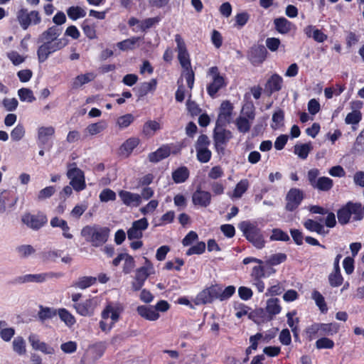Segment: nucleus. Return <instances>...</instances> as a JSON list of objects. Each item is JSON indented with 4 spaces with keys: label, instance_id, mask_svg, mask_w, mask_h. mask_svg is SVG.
<instances>
[{
    "label": "nucleus",
    "instance_id": "obj_1",
    "mask_svg": "<svg viewBox=\"0 0 364 364\" xmlns=\"http://www.w3.org/2000/svg\"><path fill=\"white\" fill-rule=\"evenodd\" d=\"M110 230L107 227H102L94 224L86 225L81 230V235L91 244L92 247H99L107 242Z\"/></svg>",
    "mask_w": 364,
    "mask_h": 364
},
{
    "label": "nucleus",
    "instance_id": "obj_2",
    "mask_svg": "<svg viewBox=\"0 0 364 364\" xmlns=\"http://www.w3.org/2000/svg\"><path fill=\"white\" fill-rule=\"evenodd\" d=\"M238 227L247 240L256 248L262 249L264 247L265 241L262 231L255 224L249 221H242Z\"/></svg>",
    "mask_w": 364,
    "mask_h": 364
},
{
    "label": "nucleus",
    "instance_id": "obj_3",
    "mask_svg": "<svg viewBox=\"0 0 364 364\" xmlns=\"http://www.w3.org/2000/svg\"><path fill=\"white\" fill-rule=\"evenodd\" d=\"M38 43H41L37 49L38 60L39 63H42L46 61L51 54L65 47L68 41L65 38H61L57 42L38 41Z\"/></svg>",
    "mask_w": 364,
    "mask_h": 364
},
{
    "label": "nucleus",
    "instance_id": "obj_4",
    "mask_svg": "<svg viewBox=\"0 0 364 364\" xmlns=\"http://www.w3.org/2000/svg\"><path fill=\"white\" fill-rule=\"evenodd\" d=\"M62 272H47L38 274H27L21 276L16 277L14 281V284H22L26 283H36L41 284L52 279H58L63 277Z\"/></svg>",
    "mask_w": 364,
    "mask_h": 364
},
{
    "label": "nucleus",
    "instance_id": "obj_5",
    "mask_svg": "<svg viewBox=\"0 0 364 364\" xmlns=\"http://www.w3.org/2000/svg\"><path fill=\"white\" fill-rule=\"evenodd\" d=\"M319 174L320 171L318 168H311L308 171L307 178L310 185L314 189L320 191L327 192L330 191L333 186V180L326 176L318 178Z\"/></svg>",
    "mask_w": 364,
    "mask_h": 364
},
{
    "label": "nucleus",
    "instance_id": "obj_6",
    "mask_svg": "<svg viewBox=\"0 0 364 364\" xmlns=\"http://www.w3.org/2000/svg\"><path fill=\"white\" fill-rule=\"evenodd\" d=\"M225 124L216 122L213 130L214 145L218 152H223L227 144L232 138V133L224 128Z\"/></svg>",
    "mask_w": 364,
    "mask_h": 364
},
{
    "label": "nucleus",
    "instance_id": "obj_7",
    "mask_svg": "<svg viewBox=\"0 0 364 364\" xmlns=\"http://www.w3.org/2000/svg\"><path fill=\"white\" fill-rule=\"evenodd\" d=\"M17 19L23 30H26L31 24L37 25L41 23V17L37 11H28L22 8L17 13Z\"/></svg>",
    "mask_w": 364,
    "mask_h": 364
},
{
    "label": "nucleus",
    "instance_id": "obj_8",
    "mask_svg": "<svg viewBox=\"0 0 364 364\" xmlns=\"http://www.w3.org/2000/svg\"><path fill=\"white\" fill-rule=\"evenodd\" d=\"M22 223L33 230H38L48 222L47 216L42 212L36 214L25 213L21 218Z\"/></svg>",
    "mask_w": 364,
    "mask_h": 364
},
{
    "label": "nucleus",
    "instance_id": "obj_9",
    "mask_svg": "<svg viewBox=\"0 0 364 364\" xmlns=\"http://www.w3.org/2000/svg\"><path fill=\"white\" fill-rule=\"evenodd\" d=\"M175 41L177 45L178 59L181 67L184 70L192 69L189 53L183 39L179 34H176L175 35Z\"/></svg>",
    "mask_w": 364,
    "mask_h": 364
},
{
    "label": "nucleus",
    "instance_id": "obj_10",
    "mask_svg": "<svg viewBox=\"0 0 364 364\" xmlns=\"http://www.w3.org/2000/svg\"><path fill=\"white\" fill-rule=\"evenodd\" d=\"M149 226L146 218H142L132 223V227L127 230V237L129 240H139L143 236V231Z\"/></svg>",
    "mask_w": 364,
    "mask_h": 364
},
{
    "label": "nucleus",
    "instance_id": "obj_11",
    "mask_svg": "<svg viewBox=\"0 0 364 364\" xmlns=\"http://www.w3.org/2000/svg\"><path fill=\"white\" fill-rule=\"evenodd\" d=\"M304 198L303 191L299 188H291L287 194L286 209L288 211H294L301 204Z\"/></svg>",
    "mask_w": 364,
    "mask_h": 364
},
{
    "label": "nucleus",
    "instance_id": "obj_12",
    "mask_svg": "<svg viewBox=\"0 0 364 364\" xmlns=\"http://www.w3.org/2000/svg\"><path fill=\"white\" fill-rule=\"evenodd\" d=\"M28 340L33 350L40 351L46 355H53L55 353L54 348L46 342L41 341L38 335L31 333Z\"/></svg>",
    "mask_w": 364,
    "mask_h": 364
},
{
    "label": "nucleus",
    "instance_id": "obj_13",
    "mask_svg": "<svg viewBox=\"0 0 364 364\" xmlns=\"http://www.w3.org/2000/svg\"><path fill=\"white\" fill-rule=\"evenodd\" d=\"M212 195L209 191L198 188L192 195V201L195 205L206 208L211 203Z\"/></svg>",
    "mask_w": 364,
    "mask_h": 364
},
{
    "label": "nucleus",
    "instance_id": "obj_14",
    "mask_svg": "<svg viewBox=\"0 0 364 364\" xmlns=\"http://www.w3.org/2000/svg\"><path fill=\"white\" fill-rule=\"evenodd\" d=\"M18 198L14 196V192L9 190L0 191V213H4L6 208H12L17 203Z\"/></svg>",
    "mask_w": 364,
    "mask_h": 364
},
{
    "label": "nucleus",
    "instance_id": "obj_15",
    "mask_svg": "<svg viewBox=\"0 0 364 364\" xmlns=\"http://www.w3.org/2000/svg\"><path fill=\"white\" fill-rule=\"evenodd\" d=\"M144 266L136 269L135 272L134 279L145 282L146 279L155 273L154 267L151 262L146 257H144Z\"/></svg>",
    "mask_w": 364,
    "mask_h": 364
},
{
    "label": "nucleus",
    "instance_id": "obj_16",
    "mask_svg": "<svg viewBox=\"0 0 364 364\" xmlns=\"http://www.w3.org/2000/svg\"><path fill=\"white\" fill-rule=\"evenodd\" d=\"M119 196L127 206L137 207L141 204V196L138 193L122 190L119 192Z\"/></svg>",
    "mask_w": 364,
    "mask_h": 364
},
{
    "label": "nucleus",
    "instance_id": "obj_17",
    "mask_svg": "<svg viewBox=\"0 0 364 364\" xmlns=\"http://www.w3.org/2000/svg\"><path fill=\"white\" fill-rule=\"evenodd\" d=\"M63 29L57 26L49 27L43 31L38 38V41L57 42Z\"/></svg>",
    "mask_w": 364,
    "mask_h": 364
},
{
    "label": "nucleus",
    "instance_id": "obj_18",
    "mask_svg": "<svg viewBox=\"0 0 364 364\" xmlns=\"http://www.w3.org/2000/svg\"><path fill=\"white\" fill-rule=\"evenodd\" d=\"M77 314L82 316H91L94 314L95 306L92 299H87L82 302L73 305Z\"/></svg>",
    "mask_w": 364,
    "mask_h": 364
},
{
    "label": "nucleus",
    "instance_id": "obj_19",
    "mask_svg": "<svg viewBox=\"0 0 364 364\" xmlns=\"http://www.w3.org/2000/svg\"><path fill=\"white\" fill-rule=\"evenodd\" d=\"M55 134V129L52 126L40 127L38 129V144L39 147L46 146L50 138Z\"/></svg>",
    "mask_w": 364,
    "mask_h": 364
},
{
    "label": "nucleus",
    "instance_id": "obj_20",
    "mask_svg": "<svg viewBox=\"0 0 364 364\" xmlns=\"http://www.w3.org/2000/svg\"><path fill=\"white\" fill-rule=\"evenodd\" d=\"M171 154V147L168 145H164L156 151L149 154L148 159L150 162L158 163L160 161L168 157Z\"/></svg>",
    "mask_w": 364,
    "mask_h": 364
},
{
    "label": "nucleus",
    "instance_id": "obj_21",
    "mask_svg": "<svg viewBox=\"0 0 364 364\" xmlns=\"http://www.w3.org/2000/svg\"><path fill=\"white\" fill-rule=\"evenodd\" d=\"M136 311L140 316L149 321H156L159 318V314L156 311L154 306H139Z\"/></svg>",
    "mask_w": 364,
    "mask_h": 364
},
{
    "label": "nucleus",
    "instance_id": "obj_22",
    "mask_svg": "<svg viewBox=\"0 0 364 364\" xmlns=\"http://www.w3.org/2000/svg\"><path fill=\"white\" fill-rule=\"evenodd\" d=\"M232 109L233 107L230 102L225 101L222 102L220 108V113L216 122H218V124L228 123L231 117Z\"/></svg>",
    "mask_w": 364,
    "mask_h": 364
},
{
    "label": "nucleus",
    "instance_id": "obj_23",
    "mask_svg": "<svg viewBox=\"0 0 364 364\" xmlns=\"http://www.w3.org/2000/svg\"><path fill=\"white\" fill-rule=\"evenodd\" d=\"M304 228L310 232H316L318 235L325 236L328 232V230H326L324 225L319 223L318 220L307 219L303 223Z\"/></svg>",
    "mask_w": 364,
    "mask_h": 364
},
{
    "label": "nucleus",
    "instance_id": "obj_24",
    "mask_svg": "<svg viewBox=\"0 0 364 364\" xmlns=\"http://www.w3.org/2000/svg\"><path fill=\"white\" fill-rule=\"evenodd\" d=\"M120 314V308L117 305L109 304L106 306L102 312V318L106 320L109 318L112 319V324H114L119 319Z\"/></svg>",
    "mask_w": 364,
    "mask_h": 364
},
{
    "label": "nucleus",
    "instance_id": "obj_25",
    "mask_svg": "<svg viewBox=\"0 0 364 364\" xmlns=\"http://www.w3.org/2000/svg\"><path fill=\"white\" fill-rule=\"evenodd\" d=\"M282 82L283 80L281 76L277 74L272 75L265 85V89L269 92V95L279 91L282 88Z\"/></svg>",
    "mask_w": 364,
    "mask_h": 364
},
{
    "label": "nucleus",
    "instance_id": "obj_26",
    "mask_svg": "<svg viewBox=\"0 0 364 364\" xmlns=\"http://www.w3.org/2000/svg\"><path fill=\"white\" fill-rule=\"evenodd\" d=\"M275 30L280 34H287L291 30L293 24L284 17H279L274 19Z\"/></svg>",
    "mask_w": 364,
    "mask_h": 364
},
{
    "label": "nucleus",
    "instance_id": "obj_27",
    "mask_svg": "<svg viewBox=\"0 0 364 364\" xmlns=\"http://www.w3.org/2000/svg\"><path fill=\"white\" fill-rule=\"evenodd\" d=\"M96 75L93 73H87L85 74L79 75L73 79L72 87L77 89L82 85L93 81Z\"/></svg>",
    "mask_w": 364,
    "mask_h": 364
},
{
    "label": "nucleus",
    "instance_id": "obj_28",
    "mask_svg": "<svg viewBox=\"0 0 364 364\" xmlns=\"http://www.w3.org/2000/svg\"><path fill=\"white\" fill-rule=\"evenodd\" d=\"M225 86L224 77L212 79L210 84L207 85L208 94L211 97H215L216 93L223 87Z\"/></svg>",
    "mask_w": 364,
    "mask_h": 364
},
{
    "label": "nucleus",
    "instance_id": "obj_29",
    "mask_svg": "<svg viewBox=\"0 0 364 364\" xmlns=\"http://www.w3.org/2000/svg\"><path fill=\"white\" fill-rule=\"evenodd\" d=\"M160 21L161 18L159 16L146 18L143 21H141L139 26H137L136 28H134L133 31L134 32H145L147 29H149L154 26L156 24L159 23Z\"/></svg>",
    "mask_w": 364,
    "mask_h": 364
},
{
    "label": "nucleus",
    "instance_id": "obj_30",
    "mask_svg": "<svg viewBox=\"0 0 364 364\" xmlns=\"http://www.w3.org/2000/svg\"><path fill=\"white\" fill-rule=\"evenodd\" d=\"M282 307L279 304V300L277 298H272L267 301L266 311L270 316V318L281 312Z\"/></svg>",
    "mask_w": 364,
    "mask_h": 364
},
{
    "label": "nucleus",
    "instance_id": "obj_31",
    "mask_svg": "<svg viewBox=\"0 0 364 364\" xmlns=\"http://www.w3.org/2000/svg\"><path fill=\"white\" fill-rule=\"evenodd\" d=\"M189 176V171L186 166H181L172 172V178L176 183L185 182Z\"/></svg>",
    "mask_w": 364,
    "mask_h": 364
},
{
    "label": "nucleus",
    "instance_id": "obj_32",
    "mask_svg": "<svg viewBox=\"0 0 364 364\" xmlns=\"http://www.w3.org/2000/svg\"><path fill=\"white\" fill-rule=\"evenodd\" d=\"M348 205H349L351 215H353L355 220H360L364 218V205L363 206L361 203H353L350 201L348 202Z\"/></svg>",
    "mask_w": 364,
    "mask_h": 364
},
{
    "label": "nucleus",
    "instance_id": "obj_33",
    "mask_svg": "<svg viewBox=\"0 0 364 364\" xmlns=\"http://www.w3.org/2000/svg\"><path fill=\"white\" fill-rule=\"evenodd\" d=\"M97 281L95 277H82L73 284V287L80 289H87L93 285Z\"/></svg>",
    "mask_w": 364,
    "mask_h": 364
},
{
    "label": "nucleus",
    "instance_id": "obj_34",
    "mask_svg": "<svg viewBox=\"0 0 364 364\" xmlns=\"http://www.w3.org/2000/svg\"><path fill=\"white\" fill-rule=\"evenodd\" d=\"M160 129L161 125L158 122L155 120H149L144 123L142 132L146 136H151Z\"/></svg>",
    "mask_w": 364,
    "mask_h": 364
},
{
    "label": "nucleus",
    "instance_id": "obj_35",
    "mask_svg": "<svg viewBox=\"0 0 364 364\" xmlns=\"http://www.w3.org/2000/svg\"><path fill=\"white\" fill-rule=\"evenodd\" d=\"M337 217L338 223L341 225H346L349 223L351 217V212L348 203L338 210Z\"/></svg>",
    "mask_w": 364,
    "mask_h": 364
},
{
    "label": "nucleus",
    "instance_id": "obj_36",
    "mask_svg": "<svg viewBox=\"0 0 364 364\" xmlns=\"http://www.w3.org/2000/svg\"><path fill=\"white\" fill-rule=\"evenodd\" d=\"M66 11L68 17L73 21H76L78 18H83L86 16V11L78 6H70Z\"/></svg>",
    "mask_w": 364,
    "mask_h": 364
},
{
    "label": "nucleus",
    "instance_id": "obj_37",
    "mask_svg": "<svg viewBox=\"0 0 364 364\" xmlns=\"http://www.w3.org/2000/svg\"><path fill=\"white\" fill-rule=\"evenodd\" d=\"M312 149V146L310 143L296 144L294 146V154H296L300 159H306L309 152Z\"/></svg>",
    "mask_w": 364,
    "mask_h": 364
},
{
    "label": "nucleus",
    "instance_id": "obj_38",
    "mask_svg": "<svg viewBox=\"0 0 364 364\" xmlns=\"http://www.w3.org/2000/svg\"><path fill=\"white\" fill-rule=\"evenodd\" d=\"M156 87V80L152 79L149 82H144L137 87L138 93L140 96L146 95L149 92L154 90Z\"/></svg>",
    "mask_w": 364,
    "mask_h": 364
},
{
    "label": "nucleus",
    "instance_id": "obj_39",
    "mask_svg": "<svg viewBox=\"0 0 364 364\" xmlns=\"http://www.w3.org/2000/svg\"><path fill=\"white\" fill-rule=\"evenodd\" d=\"M249 187V181L247 179H242L240 181L233 191L232 198H240L242 195L247 191Z\"/></svg>",
    "mask_w": 364,
    "mask_h": 364
},
{
    "label": "nucleus",
    "instance_id": "obj_40",
    "mask_svg": "<svg viewBox=\"0 0 364 364\" xmlns=\"http://www.w3.org/2000/svg\"><path fill=\"white\" fill-rule=\"evenodd\" d=\"M312 299L314 300L316 306L318 307L321 313H326L328 311L327 305L325 302L324 297L318 291L315 290L312 292Z\"/></svg>",
    "mask_w": 364,
    "mask_h": 364
},
{
    "label": "nucleus",
    "instance_id": "obj_41",
    "mask_svg": "<svg viewBox=\"0 0 364 364\" xmlns=\"http://www.w3.org/2000/svg\"><path fill=\"white\" fill-rule=\"evenodd\" d=\"M213 301V300L211 298L210 293L208 292L206 288L204 289L200 292H199L194 300V303L196 305L210 304L212 303Z\"/></svg>",
    "mask_w": 364,
    "mask_h": 364
},
{
    "label": "nucleus",
    "instance_id": "obj_42",
    "mask_svg": "<svg viewBox=\"0 0 364 364\" xmlns=\"http://www.w3.org/2000/svg\"><path fill=\"white\" fill-rule=\"evenodd\" d=\"M58 316L60 320L69 327L73 326L76 322L75 317L65 309H60Z\"/></svg>",
    "mask_w": 364,
    "mask_h": 364
},
{
    "label": "nucleus",
    "instance_id": "obj_43",
    "mask_svg": "<svg viewBox=\"0 0 364 364\" xmlns=\"http://www.w3.org/2000/svg\"><path fill=\"white\" fill-rule=\"evenodd\" d=\"M284 119V112L283 110L279 109L272 114V124L271 127L276 130L283 125Z\"/></svg>",
    "mask_w": 364,
    "mask_h": 364
},
{
    "label": "nucleus",
    "instance_id": "obj_44",
    "mask_svg": "<svg viewBox=\"0 0 364 364\" xmlns=\"http://www.w3.org/2000/svg\"><path fill=\"white\" fill-rule=\"evenodd\" d=\"M271 241L288 242L290 240L289 235L279 228H274L269 237Z\"/></svg>",
    "mask_w": 364,
    "mask_h": 364
},
{
    "label": "nucleus",
    "instance_id": "obj_45",
    "mask_svg": "<svg viewBox=\"0 0 364 364\" xmlns=\"http://www.w3.org/2000/svg\"><path fill=\"white\" fill-rule=\"evenodd\" d=\"M296 314L295 311H289L287 314V323L291 328L294 336L298 337V327L297 324L299 321L298 318H294V316Z\"/></svg>",
    "mask_w": 364,
    "mask_h": 364
},
{
    "label": "nucleus",
    "instance_id": "obj_46",
    "mask_svg": "<svg viewBox=\"0 0 364 364\" xmlns=\"http://www.w3.org/2000/svg\"><path fill=\"white\" fill-rule=\"evenodd\" d=\"M139 40V37H132L117 43V46L121 50H132Z\"/></svg>",
    "mask_w": 364,
    "mask_h": 364
},
{
    "label": "nucleus",
    "instance_id": "obj_47",
    "mask_svg": "<svg viewBox=\"0 0 364 364\" xmlns=\"http://www.w3.org/2000/svg\"><path fill=\"white\" fill-rule=\"evenodd\" d=\"M235 124L238 131L241 133L245 134L250 130L251 124L248 119L245 117H239L237 118Z\"/></svg>",
    "mask_w": 364,
    "mask_h": 364
},
{
    "label": "nucleus",
    "instance_id": "obj_48",
    "mask_svg": "<svg viewBox=\"0 0 364 364\" xmlns=\"http://www.w3.org/2000/svg\"><path fill=\"white\" fill-rule=\"evenodd\" d=\"M329 284L332 287H340L343 282V277L341 272L333 271L328 277Z\"/></svg>",
    "mask_w": 364,
    "mask_h": 364
},
{
    "label": "nucleus",
    "instance_id": "obj_49",
    "mask_svg": "<svg viewBox=\"0 0 364 364\" xmlns=\"http://www.w3.org/2000/svg\"><path fill=\"white\" fill-rule=\"evenodd\" d=\"M82 28L85 35L90 39H95L96 36V31L95 26L93 24L90 23L89 19H85L82 24Z\"/></svg>",
    "mask_w": 364,
    "mask_h": 364
},
{
    "label": "nucleus",
    "instance_id": "obj_50",
    "mask_svg": "<svg viewBox=\"0 0 364 364\" xmlns=\"http://www.w3.org/2000/svg\"><path fill=\"white\" fill-rule=\"evenodd\" d=\"M12 344L14 350L18 355H23L26 353V342L22 337L15 338Z\"/></svg>",
    "mask_w": 364,
    "mask_h": 364
},
{
    "label": "nucleus",
    "instance_id": "obj_51",
    "mask_svg": "<svg viewBox=\"0 0 364 364\" xmlns=\"http://www.w3.org/2000/svg\"><path fill=\"white\" fill-rule=\"evenodd\" d=\"M353 152L354 154H362L364 152V129L360 132L355 139Z\"/></svg>",
    "mask_w": 364,
    "mask_h": 364
},
{
    "label": "nucleus",
    "instance_id": "obj_52",
    "mask_svg": "<svg viewBox=\"0 0 364 364\" xmlns=\"http://www.w3.org/2000/svg\"><path fill=\"white\" fill-rule=\"evenodd\" d=\"M18 95L23 102H32L36 100V97L31 90L28 88H21L18 90Z\"/></svg>",
    "mask_w": 364,
    "mask_h": 364
},
{
    "label": "nucleus",
    "instance_id": "obj_53",
    "mask_svg": "<svg viewBox=\"0 0 364 364\" xmlns=\"http://www.w3.org/2000/svg\"><path fill=\"white\" fill-rule=\"evenodd\" d=\"M26 131L23 124H18L11 131V137L14 141H18L22 139L25 135Z\"/></svg>",
    "mask_w": 364,
    "mask_h": 364
},
{
    "label": "nucleus",
    "instance_id": "obj_54",
    "mask_svg": "<svg viewBox=\"0 0 364 364\" xmlns=\"http://www.w3.org/2000/svg\"><path fill=\"white\" fill-rule=\"evenodd\" d=\"M266 57V50L264 47L259 46L252 50L251 58L255 62H262Z\"/></svg>",
    "mask_w": 364,
    "mask_h": 364
},
{
    "label": "nucleus",
    "instance_id": "obj_55",
    "mask_svg": "<svg viewBox=\"0 0 364 364\" xmlns=\"http://www.w3.org/2000/svg\"><path fill=\"white\" fill-rule=\"evenodd\" d=\"M16 250L19 256L23 258L29 257L36 252L35 249L30 245H20L16 247Z\"/></svg>",
    "mask_w": 364,
    "mask_h": 364
},
{
    "label": "nucleus",
    "instance_id": "obj_56",
    "mask_svg": "<svg viewBox=\"0 0 364 364\" xmlns=\"http://www.w3.org/2000/svg\"><path fill=\"white\" fill-rule=\"evenodd\" d=\"M139 144V139L136 138H130L127 139L121 146L122 151L130 154Z\"/></svg>",
    "mask_w": 364,
    "mask_h": 364
},
{
    "label": "nucleus",
    "instance_id": "obj_57",
    "mask_svg": "<svg viewBox=\"0 0 364 364\" xmlns=\"http://www.w3.org/2000/svg\"><path fill=\"white\" fill-rule=\"evenodd\" d=\"M316 347L317 349H331L334 347V342L328 338L323 337L316 341Z\"/></svg>",
    "mask_w": 364,
    "mask_h": 364
},
{
    "label": "nucleus",
    "instance_id": "obj_58",
    "mask_svg": "<svg viewBox=\"0 0 364 364\" xmlns=\"http://www.w3.org/2000/svg\"><path fill=\"white\" fill-rule=\"evenodd\" d=\"M197 159L201 163H207L211 158V151L208 148L196 149Z\"/></svg>",
    "mask_w": 364,
    "mask_h": 364
},
{
    "label": "nucleus",
    "instance_id": "obj_59",
    "mask_svg": "<svg viewBox=\"0 0 364 364\" xmlns=\"http://www.w3.org/2000/svg\"><path fill=\"white\" fill-rule=\"evenodd\" d=\"M362 119V114L360 111L355 110L348 113L346 117L345 122L347 124H356Z\"/></svg>",
    "mask_w": 364,
    "mask_h": 364
},
{
    "label": "nucleus",
    "instance_id": "obj_60",
    "mask_svg": "<svg viewBox=\"0 0 364 364\" xmlns=\"http://www.w3.org/2000/svg\"><path fill=\"white\" fill-rule=\"evenodd\" d=\"M99 197L101 202L107 203L108 201L115 200L117 196L115 192L112 190L105 188L101 191Z\"/></svg>",
    "mask_w": 364,
    "mask_h": 364
},
{
    "label": "nucleus",
    "instance_id": "obj_61",
    "mask_svg": "<svg viewBox=\"0 0 364 364\" xmlns=\"http://www.w3.org/2000/svg\"><path fill=\"white\" fill-rule=\"evenodd\" d=\"M205 250V244L204 242H198L196 245L191 246L186 252L188 256L192 255H201Z\"/></svg>",
    "mask_w": 364,
    "mask_h": 364
},
{
    "label": "nucleus",
    "instance_id": "obj_62",
    "mask_svg": "<svg viewBox=\"0 0 364 364\" xmlns=\"http://www.w3.org/2000/svg\"><path fill=\"white\" fill-rule=\"evenodd\" d=\"M123 260H124L123 272L124 274H129L135 267L134 259L132 256L126 253V257H124Z\"/></svg>",
    "mask_w": 364,
    "mask_h": 364
},
{
    "label": "nucleus",
    "instance_id": "obj_63",
    "mask_svg": "<svg viewBox=\"0 0 364 364\" xmlns=\"http://www.w3.org/2000/svg\"><path fill=\"white\" fill-rule=\"evenodd\" d=\"M134 120V117L132 114H127L119 117L117 119V124L121 129L129 127Z\"/></svg>",
    "mask_w": 364,
    "mask_h": 364
},
{
    "label": "nucleus",
    "instance_id": "obj_64",
    "mask_svg": "<svg viewBox=\"0 0 364 364\" xmlns=\"http://www.w3.org/2000/svg\"><path fill=\"white\" fill-rule=\"evenodd\" d=\"M287 258L286 254L277 253L271 255L267 262L272 266H275L285 262Z\"/></svg>",
    "mask_w": 364,
    "mask_h": 364
}]
</instances>
